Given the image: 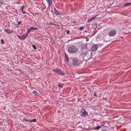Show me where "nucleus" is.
Returning <instances> with one entry per match:
<instances>
[{
    "label": "nucleus",
    "mask_w": 131,
    "mask_h": 131,
    "mask_svg": "<svg viewBox=\"0 0 131 131\" xmlns=\"http://www.w3.org/2000/svg\"><path fill=\"white\" fill-rule=\"evenodd\" d=\"M65 56L66 58V59L68 62H69V60L68 55L66 53H65Z\"/></svg>",
    "instance_id": "obj_14"
},
{
    "label": "nucleus",
    "mask_w": 131,
    "mask_h": 131,
    "mask_svg": "<svg viewBox=\"0 0 131 131\" xmlns=\"http://www.w3.org/2000/svg\"><path fill=\"white\" fill-rule=\"evenodd\" d=\"M32 47L35 50H36L37 49L36 48L34 45H32Z\"/></svg>",
    "instance_id": "obj_21"
},
{
    "label": "nucleus",
    "mask_w": 131,
    "mask_h": 131,
    "mask_svg": "<svg viewBox=\"0 0 131 131\" xmlns=\"http://www.w3.org/2000/svg\"><path fill=\"white\" fill-rule=\"evenodd\" d=\"M88 115V113L85 109H82L80 113V115L81 116L85 117Z\"/></svg>",
    "instance_id": "obj_6"
},
{
    "label": "nucleus",
    "mask_w": 131,
    "mask_h": 131,
    "mask_svg": "<svg viewBox=\"0 0 131 131\" xmlns=\"http://www.w3.org/2000/svg\"><path fill=\"white\" fill-rule=\"evenodd\" d=\"M53 72L57 73L58 74L65 76L66 74L64 72L61 71L60 69L58 68H56L54 69L53 70Z\"/></svg>",
    "instance_id": "obj_3"
},
{
    "label": "nucleus",
    "mask_w": 131,
    "mask_h": 131,
    "mask_svg": "<svg viewBox=\"0 0 131 131\" xmlns=\"http://www.w3.org/2000/svg\"><path fill=\"white\" fill-rule=\"evenodd\" d=\"M71 22L72 23L75 24V20H72Z\"/></svg>",
    "instance_id": "obj_26"
},
{
    "label": "nucleus",
    "mask_w": 131,
    "mask_h": 131,
    "mask_svg": "<svg viewBox=\"0 0 131 131\" xmlns=\"http://www.w3.org/2000/svg\"><path fill=\"white\" fill-rule=\"evenodd\" d=\"M131 4V3H127L124 4V7H126L127 6H129Z\"/></svg>",
    "instance_id": "obj_16"
},
{
    "label": "nucleus",
    "mask_w": 131,
    "mask_h": 131,
    "mask_svg": "<svg viewBox=\"0 0 131 131\" xmlns=\"http://www.w3.org/2000/svg\"><path fill=\"white\" fill-rule=\"evenodd\" d=\"M87 46L85 45L82 46L81 47V49L82 50H83L82 49H85L86 50V49L87 50Z\"/></svg>",
    "instance_id": "obj_13"
},
{
    "label": "nucleus",
    "mask_w": 131,
    "mask_h": 131,
    "mask_svg": "<svg viewBox=\"0 0 131 131\" xmlns=\"http://www.w3.org/2000/svg\"><path fill=\"white\" fill-rule=\"evenodd\" d=\"M101 128V126H99V125H97V127H95V128H91V130H92L94 129V130H98L100 128Z\"/></svg>",
    "instance_id": "obj_9"
},
{
    "label": "nucleus",
    "mask_w": 131,
    "mask_h": 131,
    "mask_svg": "<svg viewBox=\"0 0 131 131\" xmlns=\"http://www.w3.org/2000/svg\"><path fill=\"white\" fill-rule=\"evenodd\" d=\"M82 52L81 53V56L84 57L88 54V52L87 49L84 51L83 50H82Z\"/></svg>",
    "instance_id": "obj_7"
},
{
    "label": "nucleus",
    "mask_w": 131,
    "mask_h": 131,
    "mask_svg": "<svg viewBox=\"0 0 131 131\" xmlns=\"http://www.w3.org/2000/svg\"><path fill=\"white\" fill-rule=\"evenodd\" d=\"M55 13L57 15H59L60 14V12L57 10H56V11L55 12Z\"/></svg>",
    "instance_id": "obj_18"
},
{
    "label": "nucleus",
    "mask_w": 131,
    "mask_h": 131,
    "mask_svg": "<svg viewBox=\"0 0 131 131\" xmlns=\"http://www.w3.org/2000/svg\"><path fill=\"white\" fill-rule=\"evenodd\" d=\"M22 13L23 14H25L26 13L23 10H22Z\"/></svg>",
    "instance_id": "obj_33"
},
{
    "label": "nucleus",
    "mask_w": 131,
    "mask_h": 131,
    "mask_svg": "<svg viewBox=\"0 0 131 131\" xmlns=\"http://www.w3.org/2000/svg\"><path fill=\"white\" fill-rule=\"evenodd\" d=\"M36 119H32L31 120H29V122L30 123L33 122H36Z\"/></svg>",
    "instance_id": "obj_15"
},
{
    "label": "nucleus",
    "mask_w": 131,
    "mask_h": 131,
    "mask_svg": "<svg viewBox=\"0 0 131 131\" xmlns=\"http://www.w3.org/2000/svg\"><path fill=\"white\" fill-rule=\"evenodd\" d=\"M24 7L25 6H23L21 7V9L22 10H23V9L24 8Z\"/></svg>",
    "instance_id": "obj_28"
},
{
    "label": "nucleus",
    "mask_w": 131,
    "mask_h": 131,
    "mask_svg": "<svg viewBox=\"0 0 131 131\" xmlns=\"http://www.w3.org/2000/svg\"><path fill=\"white\" fill-rule=\"evenodd\" d=\"M48 2V8H50V6H51V4L52 3L51 0H46Z\"/></svg>",
    "instance_id": "obj_12"
},
{
    "label": "nucleus",
    "mask_w": 131,
    "mask_h": 131,
    "mask_svg": "<svg viewBox=\"0 0 131 131\" xmlns=\"http://www.w3.org/2000/svg\"><path fill=\"white\" fill-rule=\"evenodd\" d=\"M1 42L2 43V44H3L4 43V41L3 39H1Z\"/></svg>",
    "instance_id": "obj_22"
},
{
    "label": "nucleus",
    "mask_w": 131,
    "mask_h": 131,
    "mask_svg": "<svg viewBox=\"0 0 131 131\" xmlns=\"http://www.w3.org/2000/svg\"><path fill=\"white\" fill-rule=\"evenodd\" d=\"M84 28L82 26H81V27H80L79 28V29L80 30H81L82 29H83Z\"/></svg>",
    "instance_id": "obj_25"
},
{
    "label": "nucleus",
    "mask_w": 131,
    "mask_h": 131,
    "mask_svg": "<svg viewBox=\"0 0 131 131\" xmlns=\"http://www.w3.org/2000/svg\"><path fill=\"white\" fill-rule=\"evenodd\" d=\"M94 96H97V95H96V93L95 92H94Z\"/></svg>",
    "instance_id": "obj_31"
},
{
    "label": "nucleus",
    "mask_w": 131,
    "mask_h": 131,
    "mask_svg": "<svg viewBox=\"0 0 131 131\" xmlns=\"http://www.w3.org/2000/svg\"><path fill=\"white\" fill-rule=\"evenodd\" d=\"M7 27V26H5V29L4 30L5 31L7 32L8 33V34H11L12 33V31L10 30H9V29L7 28V29H6L5 28L6 27Z\"/></svg>",
    "instance_id": "obj_10"
},
{
    "label": "nucleus",
    "mask_w": 131,
    "mask_h": 131,
    "mask_svg": "<svg viewBox=\"0 0 131 131\" xmlns=\"http://www.w3.org/2000/svg\"><path fill=\"white\" fill-rule=\"evenodd\" d=\"M2 3V1H0V3Z\"/></svg>",
    "instance_id": "obj_35"
},
{
    "label": "nucleus",
    "mask_w": 131,
    "mask_h": 131,
    "mask_svg": "<svg viewBox=\"0 0 131 131\" xmlns=\"http://www.w3.org/2000/svg\"><path fill=\"white\" fill-rule=\"evenodd\" d=\"M117 33L116 30L113 29L110 31L108 33V35L110 36H114Z\"/></svg>",
    "instance_id": "obj_4"
},
{
    "label": "nucleus",
    "mask_w": 131,
    "mask_h": 131,
    "mask_svg": "<svg viewBox=\"0 0 131 131\" xmlns=\"http://www.w3.org/2000/svg\"><path fill=\"white\" fill-rule=\"evenodd\" d=\"M70 32V31L69 30H68L67 31V34H69Z\"/></svg>",
    "instance_id": "obj_29"
},
{
    "label": "nucleus",
    "mask_w": 131,
    "mask_h": 131,
    "mask_svg": "<svg viewBox=\"0 0 131 131\" xmlns=\"http://www.w3.org/2000/svg\"><path fill=\"white\" fill-rule=\"evenodd\" d=\"M96 17H93L90 18L88 20V22H89L92 21L95 19Z\"/></svg>",
    "instance_id": "obj_11"
},
{
    "label": "nucleus",
    "mask_w": 131,
    "mask_h": 131,
    "mask_svg": "<svg viewBox=\"0 0 131 131\" xmlns=\"http://www.w3.org/2000/svg\"><path fill=\"white\" fill-rule=\"evenodd\" d=\"M37 92L36 91H34L32 92V93L36 95Z\"/></svg>",
    "instance_id": "obj_27"
},
{
    "label": "nucleus",
    "mask_w": 131,
    "mask_h": 131,
    "mask_svg": "<svg viewBox=\"0 0 131 131\" xmlns=\"http://www.w3.org/2000/svg\"><path fill=\"white\" fill-rule=\"evenodd\" d=\"M101 131H107L106 129H102Z\"/></svg>",
    "instance_id": "obj_32"
},
{
    "label": "nucleus",
    "mask_w": 131,
    "mask_h": 131,
    "mask_svg": "<svg viewBox=\"0 0 131 131\" xmlns=\"http://www.w3.org/2000/svg\"><path fill=\"white\" fill-rule=\"evenodd\" d=\"M70 60H71L72 64L74 66H79L82 62L81 60L75 58H70Z\"/></svg>",
    "instance_id": "obj_1"
},
{
    "label": "nucleus",
    "mask_w": 131,
    "mask_h": 131,
    "mask_svg": "<svg viewBox=\"0 0 131 131\" xmlns=\"http://www.w3.org/2000/svg\"><path fill=\"white\" fill-rule=\"evenodd\" d=\"M107 41V42L108 41Z\"/></svg>",
    "instance_id": "obj_36"
},
{
    "label": "nucleus",
    "mask_w": 131,
    "mask_h": 131,
    "mask_svg": "<svg viewBox=\"0 0 131 131\" xmlns=\"http://www.w3.org/2000/svg\"><path fill=\"white\" fill-rule=\"evenodd\" d=\"M49 24L50 25H55V26H56V25H56V24H54V23H52V22H51V23H49Z\"/></svg>",
    "instance_id": "obj_24"
},
{
    "label": "nucleus",
    "mask_w": 131,
    "mask_h": 131,
    "mask_svg": "<svg viewBox=\"0 0 131 131\" xmlns=\"http://www.w3.org/2000/svg\"><path fill=\"white\" fill-rule=\"evenodd\" d=\"M63 84H59L58 85V86L59 87L62 88L63 86Z\"/></svg>",
    "instance_id": "obj_19"
},
{
    "label": "nucleus",
    "mask_w": 131,
    "mask_h": 131,
    "mask_svg": "<svg viewBox=\"0 0 131 131\" xmlns=\"http://www.w3.org/2000/svg\"><path fill=\"white\" fill-rule=\"evenodd\" d=\"M31 30H37V28L36 27H31L30 28Z\"/></svg>",
    "instance_id": "obj_17"
},
{
    "label": "nucleus",
    "mask_w": 131,
    "mask_h": 131,
    "mask_svg": "<svg viewBox=\"0 0 131 131\" xmlns=\"http://www.w3.org/2000/svg\"><path fill=\"white\" fill-rule=\"evenodd\" d=\"M99 45L94 44L91 46L90 49L92 51H96L98 48Z\"/></svg>",
    "instance_id": "obj_5"
},
{
    "label": "nucleus",
    "mask_w": 131,
    "mask_h": 131,
    "mask_svg": "<svg viewBox=\"0 0 131 131\" xmlns=\"http://www.w3.org/2000/svg\"><path fill=\"white\" fill-rule=\"evenodd\" d=\"M54 10L55 12L56 11V10H57L56 9V8H54Z\"/></svg>",
    "instance_id": "obj_34"
},
{
    "label": "nucleus",
    "mask_w": 131,
    "mask_h": 131,
    "mask_svg": "<svg viewBox=\"0 0 131 131\" xmlns=\"http://www.w3.org/2000/svg\"><path fill=\"white\" fill-rule=\"evenodd\" d=\"M20 24L21 25H22L21 22L20 21H19L18 23V25H19Z\"/></svg>",
    "instance_id": "obj_23"
},
{
    "label": "nucleus",
    "mask_w": 131,
    "mask_h": 131,
    "mask_svg": "<svg viewBox=\"0 0 131 131\" xmlns=\"http://www.w3.org/2000/svg\"><path fill=\"white\" fill-rule=\"evenodd\" d=\"M25 121H29L30 120H28L27 119H26L25 118H24L23 119Z\"/></svg>",
    "instance_id": "obj_30"
},
{
    "label": "nucleus",
    "mask_w": 131,
    "mask_h": 131,
    "mask_svg": "<svg viewBox=\"0 0 131 131\" xmlns=\"http://www.w3.org/2000/svg\"><path fill=\"white\" fill-rule=\"evenodd\" d=\"M31 30L30 28H29L28 29L27 32L26 33V34H27V36L28 35V34L30 31Z\"/></svg>",
    "instance_id": "obj_20"
},
{
    "label": "nucleus",
    "mask_w": 131,
    "mask_h": 131,
    "mask_svg": "<svg viewBox=\"0 0 131 131\" xmlns=\"http://www.w3.org/2000/svg\"><path fill=\"white\" fill-rule=\"evenodd\" d=\"M78 48L75 46H72L69 48L68 51L69 53L73 54L76 53L78 51Z\"/></svg>",
    "instance_id": "obj_2"
},
{
    "label": "nucleus",
    "mask_w": 131,
    "mask_h": 131,
    "mask_svg": "<svg viewBox=\"0 0 131 131\" xmlns=\"http://www.w3.org/2000/svg\"><path fill=\"white\" fill-rule=\"evenodd\" d=\"M27 36V34H25L22 36L18 35V37L20 39L24 40L26 38Z\"/></svg>",
    "instance_id": "obj_8"
}]
</instances>
